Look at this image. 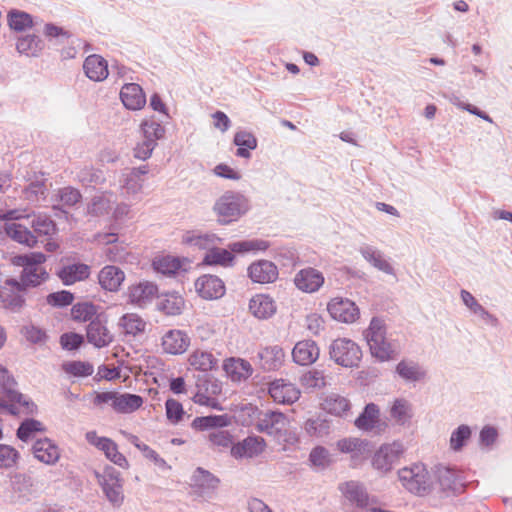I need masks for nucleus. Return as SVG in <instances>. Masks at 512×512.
Masks as SVG:
<instances>
[{"label":"nucleus","mask_w":512,"mask_h":512,"mask_svg":"<svg viewBox=\"0 0 512 512\" xmlns=\"http://www.w3.org/2000/svg\"><path fill=\"white\" fill-rule=\"evenodd\" d=\"M229 423L227 415H209L203 417H196L191 426L195 430H208L210 428H222Z\"/></svg>","instance_id":"obj_45"},{"label":"nucleus","mask_w":512,"mask_h":512,"mask_svg":"<svg viewBox=\"0 0 512 512\" xmlns=\"http://www.w3.org/2000/svg\"><path fill=\"white\" fill-rule=\"evenodd\" d=\"M72 318L76 321H89L94 320L97 314V307L88 302L75 304L71 309Z\"/></svg>","instance_id":"obj_53"},{"label":"nucleus","mask_w":512,"mask_h":512,"mask_svg":"<svg viewBox=\"0 0 512 512\" xmlns=\"http://www.w3.org/2000/svg\"><path fill=\"white\" fill-rule=\"evenodd\" d=\"M34 457L47 464H55L59 459L58 447L48 438L38 439L32 446Z\"/></svg>","instance_id":"obj_27"},{"label":"nucleus","mask_w":512,"mask_h":512,"mask_svg":"<svg viewBox=\"0 0 512 512\" xmlns=\"http://www.w3.org/2000/svg\"><path fill=\"white\" fill-rule=\"evenodd\" d=\"M43 430L44 427L40 421L33 418H28L20 423L16 435L21 441L27 442L34 437L36 432H41Z\"/></svg>","instance_id":"obj_52"},{"label":"nucleus","mask_w":512,"mask_h":512,"mask_svg":"<svg viewBox=\"0 0 512 512\" xmlns=\"http://www.w3.org/2000/svg\"><path fill=\"white\" fill-rule=\"evenodd\" d=\"M323 408L330 414L344 416L350 409V402L344 396L332 393L325 398Z\"/></svg>","instance_id":"obj_41"},{"label":"nucleus","mask_w":512,"mask_h":512,"mask_svg":"<svg viewBox=\"0 0 512 512\" xmlns=\"http://www.w3.org/2000/svg\"><path fill=\"white\" fill-rule=\"evenodd\" d=\"M198 294L208 300L218 299L225 293L224 282L215 275H202L195 282Z\"/></svg>","instance_id":"obj_16"},{"label":"nucleus","mask_w":512,"mask_h":512,"mask_svg":"<svg viewBox=\"0 0 512 512\" xmlns=\"http://www.w3.org/2000/svg\"><path fill=\"white\" fill-rule=\"evenodd\" d=\"M30 225L33 228V233L37 236L51 237L57 233L56 223L46 214H33L30 215Z\"/></svg>","instance_id":"obj_37"},{"label":"nucleus","mask_w":512,"mask_h":512,"mask_svg":"<svg viewBox=\"0 0 512 512\" xmlns=\"http://www.w3.org/2000/svg\"><path fill=\"white\" fill-rule=\"evenodd\" d=\"M305 430L310 436L323 437L330 431V424L322 418L308 419L305 423Z\"/></svg>","instance_id":"obj_61"},{"label":"nucleus","mask_w":512,"mask_h":512,"mask_svg":"<svg viewBox=\"0 0 512 512\" xmlns=\"http://www.w3.org/2000/svg\"><path fill=\"white\" fill-rule=\"evenodd\" d=\"M110 200L104 196H94L87 206V212L92 216H102L109 212Z\"/></svg>","instance_id":"obj_64"},{"label":"nucleus","mask_w":512,"mask_h":512,"mask_svg":"<svg viewBox=\"0 0 512 512\" xmlns=\"http://www.w3.org/2000/svg\"><path fill=\"white\" fill-rule=\"evenodd\" d=\"M158 295V287L153 282L143 281L129 287L128 297L131 303L144 307Z\"/></svg>","instance_id":"obj_20"},{"label":"nucleus","mask_w":512,"mask_h":512,"mask_svg":"<svg viewBox=\"0 0 512 512\" xmlns=\"http://www.w3.org/2000/svg\"><path fill=\"white\" fill-rule=\"evenodd\" d=\"M191 481L194 486H196L202 490H212V491L215 490L220 483V479L218 477H216L211 472H209L208 470H205L201 467H198L194 471V473L191 477Z\"/></svg>","instance_id":"obj_42"},{"label":"nucleus","mask_w":512,"mask_h":512,"mask_svg":"<svg viewBox=\"0 0 512 512\" xmlns=\"http://www.w3.org/2000/svg\"><path fill=\"white\" fill-rule=\"evenodd\" d=\"M379 418V408L374 403H369L365 406L362 413L356 418L355 426L360 430H372Z\"/></svg>","instance_id":"obj_39"},{"label":"nucleus","mask_w":512,"mask_h":512,"mask_svg":"<svg viewBox=\"0 0 512 512\" xmlns=\"http://www.w3.org/2000/svg\"><path fill=\"white\" fill-rule=\"evenodd\" d=\"M330 358L345 368L358 367L362 359V350L359 345L348 338H337L329 346Z\"/></svg>","instance_id":"obj_5"},{"label":"nucleus","mask_w":512,"mask_h":512,"mask_svg":"<svg viewBox=\"0 0 512 512\" xmlns=\"http://www.w3.org/2000/svg\"><path fill=\"white\" fill-rule=\"evenodd\" d=\"M19 458L20 454L14 447L0 444V469L15 467Z\"/></svg>","instance_id":"obj_59"},{"label":"nucleus","mask_w":512,"mask_h":512,"mask_svg":"<svg viewBox=\"0 0 512 512\" xmlns=\"http://www.w3.org/2000/svg\"><path fill=\"white\" fill-rule=\"evenodd\" d=\"M257 357L260 366L266 371H273L280 368L284 359L283 349L278 346L265 347L259 350Z\"/></svg>","instance_id":"obj_30"},{"label":"nucleus","mask_w":512,"mask_h":512,"mask_svg":"<svg viewBox=\"0 0 512 512\" xmlns=\"http://www.w3.org/2000/svg\"><path fill=\"white\" fill-rule=\"evenodd\" d=\"M327 310L334 320L343 323H354L360 315L359 308L353 301L341 297L333 298L328 303Z\"/></svg>","instance_id":"obj_9"},{"label":"nucleus","mask_w":512,"mask_h":512,"mask_svg":"<svg viewBox=\"0 0 512 512\" xmlns=\"http://www.w3.org/2000/svg\"><path fill=\"white\" fill-rule=\"evenodd\" d=\"M106 322L103 314L97 315L87 326V340L96 348L106 347L113 341V334L107 328Z\"/></svg>","instance_id":"obj_11"},{"label":"nucleus","mask_w":512,"mask_h":512,"mask_svg":"<svg viewBox=\"0 0 512 512\" xmlns=\"http://www.w3.org/2000/svg\"><path fill=\"white\" fill-rule=\"evenodd\" d=\"M120 98L123 105L129 110H139L144 107L146 97L139 84L127 83L120 91Z\"/></svg>","instance_id":"obj_24"},{"label":"nucleus","mask_w":512,"mask_h":512,"mask_svg":"<svg viewBox=\"0 0 512 512\" xmlns=\"http://www.w3.org/2000/svg\"><path fill=\"white\" fill-rule=\"evenodd\" d=\"M277 266L268 260H259L248 267V275L255 283H272L278 278Z\"/></svg>","instance_id":"obj_19"},{"label":"nucleus","mask_w":512,"mask_h":512,"mask_svg":"<svg viewBox=\"0 0 512 512\" xmlns=\"http://www.w3.org/2000/svg\"><path fill=\"white\" fill-rule=\"evenodd\" d=\"M432 476L434 484L437 483L444 493L457 494L464 489L461 472L454 467L435 465L432 469Z\"/></svg>","instance_id":"obj_7"},{"label":"nucleus","mask_w":512,"mask_h":512,"mask_svg":"<svg viewBox=\"0 0 512 512\" xmlns=\"http://www.w3.org/2000/svg\"><path fill=\"white\" fill-rule=\"evenodd\" d=\"M124 279V272L119 267L113 265L103 267L98 275L101 287L111 292L118 291Z\"/></svg>","instance_id":"obj_29"},{"label":"nucleus","mask_w":512,"mask_h":512,"mask_svg":"<svg viewBox=\"0 0 512 512\" xmlns=\"http://www.w3.org/2000/svg\"><path fill=\"white\" fill-rule=\"evenodd\" d=\"M249 309L255 317L259 319H267L273 316L276 312V305L270 296L258 294L251 298L249 302Z\"/></svg>","instance_id":"obj_32"},{"label":"nucleus","mask_w":512,"mask_h":512,"mask_svg":"<svg viewBox=\"0 0 512 512\" xmlns=\"http://www.w3.org/2000/svg\"><path fill=\"white\" fill-rule=\"evenodd\" d=\"M49 277L44 267H25L22 270L20 281L8 279L6 283L17 290H25L28 287H36L45 282Z\"/></svg>","instance_id":"obj_15"},{"label":"nucleus","mask_w":512,"mask_h":512,"mask_svg":"<svg viewBox=\"0 0 512 512\" xmlns=\"http://www.w3.org/2000/svg\"><path fill=\"white\" fill-rule=\"evenodd\" d=\"M114 401V410L119 413H131L139 409L143 404V398L136 394H117Z\"/></svg>","instance_id":"obj_38"},{"label":"nucleus","mask_w":512,"mask_h":512,"mask_svg":"<svg viewBox=\"0 0 512 512\" xmlns=\"http://www.w3.org/2000/svg\"><path fill=\"white\" fill-rule=\"evenodd\" d=\"M319 347L313 340H302L296 343L292 350L295 363L307 366L313 364L319 357Z\"/></svg>","instance_id":"obj_21"},{"label":"nucleus","mask_w":512,"mask_h":512,"mask_svg":"<svg viewBox=\"0 0 512 512\" xmlns=\"http://www.w3.org/2000/svg\"><path fill=\"white\" fill-rule=\"evenodd\" d=\"M222 239L214 233H202L192 230L186 231L182 236V243L198 250L209 252L215 245H220Z\"/></svg>","instance_id":"obj_17"},{"label":"nucleus","mask_w":512,"mask_h":512,"mask_svg":"<svg viewBox=\"0 0 512 512\" xmlns=\"http://www.w3.org/2000/svg\"><path fill=\"white\" fill-rule=\"evenodd\" d=\"M288 419L285 414L276 411L263 413L257 421L256 428L259 432L273 437H281L286 431Z\"/></svg>","instance_id":"obj_10"},{"label":"nucleus","mask_w":512,"mask_h":512,"mask_svg":"<svg viewBox=\"0 0 512 512\" xmlns=\"http://www.w3.org/2000/svg\"><path fill=\"white\" fill-rule=\"evenodd\" d=\"M396 373L406 382H419L426 377L425 369L413 360H401L396 366Z\"/></svg>","instance_id":"obj_35"},{"label":"nucleus","mask_w":512,"mask_h":512,"mask_svg":"<svg viewBox=\"0 0 512 512\" xmlns=\"http://www.w3.org/2000/svg\"><path fill=\"white\" fill-rule=\"evenodd\" d=\"M266 447L265 440L259 436H248L244 440L233 445L231 454L236 459L253 458L260 455Z\"/></svg>","instance_id":"obj_18"},{"label":"nucleus","mask_w":512,"mask_h":512,"mask_svg":"<svg viewBox=\"0 0 512 512\" xmlns=\"http://www.w3.org/2000/svg\"><path fill=\"white\" fill-rule=\"evenodd\" d=\"M390 415L398 424L409 422L412 418L411 403L404 398L395 399L390 408Z\"/></svg>","instance_id":"obj_44"},{"label":"nucleus","mask_w":512,"mask_h":512,"mask_svg":"<svg viewBox=\"0 0 512 512\" xmlns=\"http://www.w3.org/2000/svg\"><path fill=\"white\" fill-rule=\"evenodd\" d=\"M331 461V455L328 449L323 446L314 447L309 454L310 464L318 470H323L328 467Z\"/></svg>","instance_id":"obj_57"},{"label":"nucleus","mask_w":512,"mask_h":512,"mask_svg":"<svg viewBox=\"0 0 512 512\" xmlns=\"http://www.w3.org/2000/svg\"><path fill=\"white\" fill-rule=\"evenodd\" d=\"M95 476L111 505L120 507L124 502L123 479L120 472L112 466H107L102 473L95 472Z\"/></svg>","instance_id":"obj_6"},{"label":"nucleus","mask_w":512,"mask_h":512,"mask_svg":"<svg viewBox=\"0 0 512 512\" xmlns=\"http://www.w3.org/2000/svg\"><path fill=\"white\" fill-rule=\"evenodd\" d=\"M143 140L153 145H157V140L162 139L165 135V128L153 119L145 120L141 124Z\"/></svg>","instance_id":"obj_51"},{"label":"nucleus","mask_w":512,"mask_h":512,"mask_svg":"<svg viewBox=\"0 0 512 512\" xmlns=\"http://www.w3.org/2000/svg\"><path fill=\"white\" fill-rule=\"evenodd\" d=\"M82 199V195L78 189L71 186L64 187L58 190L56 200L62 203L63 206L73 207Z\"/></svg>","instance_id":"obj_60"},{"label":"nucleus","mask_w":512,"mask_h":512,"mask_svg":"<svg viewBox=\"0 0 512 512\" xmlns=\"http://www.w3.org/2000/svg\"><path fill=\"white\" fill-rule=\"evenodd\" d=\"M403 452V445L399 442L384 444L373 456V467L381 472H388L399 461Z\"/></svg>","instance_id":"obj_8"},{"label":"nucleus","mask_w":512,"mask_h":512,"mask_svg":"<svg viewBox=\"0 0 512 512\" xmlns=\"http://www.w3.org/2000/svg\"><path fill=\"white\" fill-rule=\"evenodd\" d=\"M130 442L138 448L142 453L143 456L151 461L154 462L156 466H158L161 469H168L170 468L167 464V462L159 456V454L150 448L147 444L142 443L137 436H131Z\"/></svg>","instance_id":"obj_54"},{"label":"nucleus","mask_w":512,"mask_h":512,"mask_svg":"<svg viewBox=\"0 0 512 512\" xmlns=\"http://www.w3.org/2000/svg\"><path fill=\"white\" fill-rule=\"evenodd\" d=\"M215 245L209 252L205 253L203 264L218 265L222 267H231L234 264L235 256L233 253H246L250 251H265L269 243L260 239L243 240L230 243L228 249L219 248Z\"/></svg>","instance_id":"obj_2"},{"label":"nucleus","mask_w":512,"mask_h":512,"mask_svg":"<svg viewBox=\"0 0 512 512\" xmlns=\"http://www.w3.org/2000/svg\"><path fill=\"white\" fill-rule=\"evenodd\" d=\"M66 373L76 377H86L92 375L94 372L93 366L88 362L71 361L63 365Z\"/></svg>","instance_id":"obj_63"},{"label":"nucleus","mask_w":512,"mask_h":512,"mask_svg":"<svg viewBox=\"0 0 512 512\" xmlns=\"http://www.w3.org/2000/svg\"><path fill=\"white\" fill-rule=\"evenodd\" d=\"M78 181L84 186H95L104 182L103 172L93 167H84L77 173Z\"/></svg>","instance_id":"obj_55"},{"label":"nucleus","mask_w":512,"mask_h":512,"mask_svg":"<svg viewBox=\"0 0 512 512\" xmlns=\"http://www.w3.org/2000/svg\"><path fill=\"white\" fill-rule=\"evenodd\" d=\"M86 76L93 81H103L108 76L106 60L96 54L88 56L83 64Z\"/></svg>","instance_id":"obj_31"},{"label":"nucleus","mask_w":512,"mask_h":512,"mask_svg":"<svg viewBox=\"0 0 512 512\" xmlns=\"http://www.w3.org/2000/svg\"><path fill=\"white\" fill-rule=\"evenodd\" d=\"M250 208L249 200L239 192L227 191L220 196L213 205V212L217 222L227 225L237 221Z\"/></svg>","instance_id":"obj_3"},{"label":"nucleus","mask_w":512,"mask_h":512,"mask_svg":"<svg viewBox=\"0 0 512 512\" xmlns=\"http://www.w3.org/2000/svg\"><path fill=\"white\" fill-rule=\"evenodd\" d=\"M4 230L9 238L20 244L32 248L38 243L36 235L22 224L8 223L5 225Z\"/></svg>","instance_id":"obj_33"},{"label":"nucleus","mask_w":512,"mask_h":512,"mask_svg":"<svg viewBox=\"0 0 512 512\" xmlns=\"http://www.w3.org/2000/svg\"><path fill=\"white\" fill-rule=\"evenodd\" d=\"M197 392L196 393H205L210 397H215L220 394L222 391L221 383L205 374L202 378H199L196 384Z\"/></svg>","instance_id":"obj_58"},{"label":"nucleus","mask_w":512,"mask_h":512,"mask_svg":"<svg viewBox=\"0 0 512 512\" xmlns=\"http://www.w3.org/2000/svg\"><path fill=\"white\" fill-rule=\"evenodd\" d=\"M190 344V338L181 330H170L162 339V347L169 354H182Z\"/></svg>","instance_id":"obj_25"},{"label":"nucleus","mask_w":512,"mask_h":512,"mask_svg":"<svg viewBox=\"0 0 512 512\" xmlns=\"http://www.w3.org/2000/svg\"><path fill=\"white\" fill-rule=\"evenodd\" d=\"M56 274L64 285L70 286L86 280L90 276V266L84 263L68 264L59 268Z\"/></svg>","instance_id":"obj_22"},{"label":"nucleus","mask_w":512,"mask_h":512,"mask_svg":"<svg viewBox=\"0 0 512 512\" xmlns=\"http://www.w3.org/2000/svg\"><path fill=\"white\" fill-rule=\"evenodd\" d=\"M105 442L106 443L102 447L101 451H103L105 453L106 457L111 462H113L114 464H116L120 467H123V468L127 467L128 461L125 458V456L118 451L117 444L111 439H108Z\"/></svg>","instance_id":"obj_62"},{"label":"nucleus","mask_w":512,"mask_h":512,"mask_svg":"<svg viewBox=\"0 0 512 512\" xmlns=\"http://www.w3.org/2000/svg\"><path fill=\"white\" fill-rule=\"evenodd\" d=\"M359 253L370 265H372L377 270L388 275L395 274L394 268L389 263V261L385 259L383 253L379 249L365 244L359 248Z\"/></svg>","instance_id":"obj_26"},{"label":"nucleus","mask_w":512,"mask_h":512,"mask_svg":"<svg viewBox=\"0 0 512 512\" xmlns=\"http://www.w3.org/2000/svg\"><path fill=\"white\" fill-rule=\"evenodd\" d=\"M398 478L402 486L416 496H425L432 492L434 479L423 463H416L398 471Z\"/></svg>","instance_id":"obj_4"},{"label":"nucleus","mask_w":512,"mask_h":512,"mask_svg":"<svg viewBox=\"0 0 512 512\" xmlns=\"http://www.w3.org/2000/svg\"><path fill=\"white\" fill-rule=\"evenodd\" d=\"M43 47V41L37 35L23 36L18 39L16 45L18 52L27 56H38Z\"/></svg>","instance_id":"obj_43"},{"label":"nucleus","mask_w":512,"mask_h":512,"mask_svg":"<svg viewBox=\"0 0 512 512\" xmlns=\"http://www.w3.org/2000/svg\"><path fill=\"white\" fill-rule=\"evenodd\" d=\"M268 393L272 399L280 404L291 405L300 397V390L293 383L283 379H276L269 384Z\"/></svg>","instance_id":"obj_13"},{"label":"nucleus","mask_w":512,"mask_h":512,"mask_svg":"<svg viewBox=\"0 0 512 512\" xmlns=\"http://www.w3.org/2000/svg\"><path fill=\"white\" fill-rule=\"evenodd\" d=\"M8 24L10 28L15 31H23L31 27L33 21L30 14L23 11L11 10L8 14Z\"/></svg>","instance_id":"obj_56"},{"label":"nucleus","mask_w":512,"mask_h":512,"mask_svg":"<svg viewBox=\"0 0 512 512\" xmlns=\"http://www.w3.org/2000/svg\"><path fill=\"white\" fill-rule=\"evenodd\" d=\"M223 369L233 382L245 381L253 373V368L247 360L235 357L226 359Z\"/></svg>","instance_id":"obj_23"},{"label":"nucleus","mask_w":512,"mask_h":512,"mask_svg":"<svg viewBox=\"0 0 512 512\" xmlns=\"http://www.w3.org/2000/svg\"><path fill=\"white\" fill-rule=\"evenodd\" d=\"M325 278L321 271L307 267L303 268L295 274L294 284L302 292H317L324 284Z\"/></svg>","instance_id":"obj_14"},{"label":"nucleus","mask_w":512,"mask_h":512,"mask_svg":"<svg viewBox=\"0 0 512 512\" xmlns=\"http://www.w3.org/2000/svg\"><path fill=\"white\" fill-rule=\"evenodd\" d=\"M184 305L183 298L176 293L165 294L158 302V308L167 315H178Z\"/></svg>","instance_id":"obj_49"},{"label":"nucleus","mask_w":512,"mask_h":512,"mask_svg":"<svg viewBox=\"0 0 512 512\" xmlns=\"http://www.w3.org/2000/svg\"><path fill=\"white\" fill-rule=\"evenodd\" d=\"M471 436H472V430L468 425H466V424L459 425L451 433V436L449 439L450 449L454 452L461 451L466 446V444L470 440Z\"/></svg>","instance_id":"obj_48"},{"label":"nucleus","mask_w":512,"mask_h":512,"mask_svg":"<svg viewBox=\"0 0 512 512\" xmlns=\"http://www.w3.org/2000/svg\"><path fill=\"white\" fill-rule=\"evenodd\" d=\"M16 381L8 370L0 364V390L5 394L10 402H15L33 412L34 403L27 399L23 394L16 390Z\"/></svg>","instance_id":"obj_12"},{"label":"nucleus","mask_w":512,"mask_h":512,"mask_svg":"<svg viewBox=\"0 0 512 512\" xmlns=\"http://www.w3.org/2000/svg\"><path fill=\"white\" fill-rule=\"evenodd\" d=\"M364 336L371 355L380 362L395 360L401 353L400 342L387 336L383 319L373 317Z\"/></svg>","instance_id":"obj_1"},{"label":"nucleus","mask_w":512,"mask_h":512,"mask_svg":"<svg viewBox=\"0 0 512 512\" xmlns=\"http://www.w3.org/2000/svg\"><path fill=\"white\" fill-rule=\"evenodd\" d=\"M189 363L195 369L207 372L216 366L217 359L210 352L197 350L190 355Z\"/></svg>","instance_id":"obj_47"},{"label":"nucleus","mask_w":512,"mask_h":512,"mask_svg":"<svg viewBox=\"0 0 512 512\" xmlns=\"http://www.w3.org/2000/svg\"><path fill=\"white\" fill-rule=\"evenodd\" d=\"M145 179L137 178L125 170L121 179V195L128 201L140 200Z\"/></svg>","instance_id":"obj_34"},{"label":"nucleus","mask_w":512,"mask_h":512,"mask_svg":"<svg viewBox=\"0 0 512 512\" xmlns=\"http://www.w3.org/2000/svg\"><path fill=\"white\" fill-rule=\"evenodd\" d=\"M460 296L464 305L476 316L484 321L485 324L492 327H497L499 324L498 318L486 310L476 298L467 290L462 289Z\"/></svg>","instance_id":"obj_28"},{"label":"nucleus","mask_w":512,"mask_h":512,"mask_svg":"<svg viewBox=\"0 0 512 512\" xmlns=\"http://www.w3.org/2000/svg\"><path fill=\"white\" fill-rule=\"evenodd\" d=\"M345 497L352 503L359 507H366L368 505V495L364 487L357 482H347L341 487Z\"/></svg>","instance_id":"obj_40"},{"label":"nucleus","mask_w":512,"mask_h":512,"mask_svg":"<svg viewBox=\"0 0 512 512\" xmlns=\"http://www.w3.org/2000/svg\"><path fill=\"white\" fill-rule=\"evenodd\" d=\"M153 268L163 275H174L181 269V261L177 257L162 256L153 261Z\"/></svg>","instance_id":"obj_50"},{"label":"nucleus","mask_w":512,"mask_h":512,"mask_svg":"<svg viewBox=\"0 0 512 512\" xmlns=\"http://www.w3.org/2000/svg\"><path fill=\"white\" fill-rule=\"evenodd\" d=\"M119 325L125 334L132 336L143 332L146 327L145 321L134 313L124 314L119 320Z\"/></svg>","instance_id":"obj_46"},{"label":"nucleus","mask_w":512,"mask_h":512,"mask_svg":"<svg viewBox=\"0 0 512 512\" xmlns=\"http://www.w3.org/2000/svg\"><path fill=\"white\" fill-rule=\"evenodd\" d=\"M233 143L238 146L236 156L249 159L251 151L257 148V138L247 131H238L234 135Z\"/></svg>","instance_id":"obj_36"}]
</instances>
